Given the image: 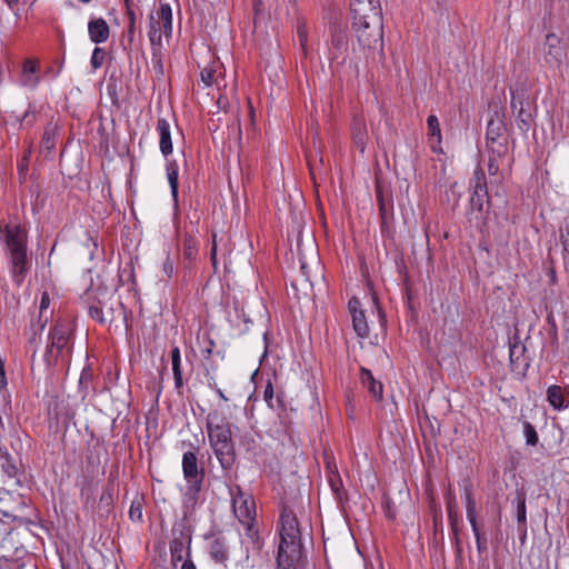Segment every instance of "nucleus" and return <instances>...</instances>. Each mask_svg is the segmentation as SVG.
Instances as JSON below:
<instances>
[{
  "label": "nucleus",
  "instance_id": "obj_39",
  "mask_svg": "<svg viewBox=\"0 0 569 569\" xmlns=\"http://www.w3.org/2000/svg\"><path fill=\"white\" fill-rule=\"evenodd\" d=\"M329 482H330V487H331L332 491L335 492V495L337 496V498L341 499L342 482H341L339 476L336 475L333 477H330Z\"/></svg>",
  "mask_w": 569,
  "mask_h": 569
},
{
  "label": "nucleus",
  "instance_id": "obj_42",
  "mask_svg": "<svg viewBox=\"0 0 569 569\" xmlns=\"http://www.w3.org/2000/svg\"><path fill=\"white\" fill-rule=\"evenodd\" d=\"M520 99H522L525 101V93L523 92H520V93H513L512 92L511 109H512L513 112H517L518 109H520V103H519Z\"/></svg>",
  "mask_w": 569,
  "mask_h": 569
},
{
  "label": "nucleus",
  "instance_id": "obj_45",
  "mask_svg": "<svg viewBox=\"0 0 569 569\" xmlns=\"http://www.w3.org/2000/svg\"><path fill=\"white\" fill-rule=\"evenodd\" d=\"M50 305V298H49V295L47 292H43L42 297H41V301H40V315L46 310L48 309Z\"/></svg>",
  "mask_w": 569,
  "mask_h": 569
},
{
  "label": "nucleus",
  "instance_id": "obj_36",
  "mask_svg": "<svg viewBox=\"0 0 569 569\" xmlns=\"http://www.w3.org/2000/svg\"><path fill=\"white\" fill-rule=\"evenodd\" d=\"M297 37H298V40H299V43H300L303 54L307 56L308 33H307V29L303 24H301L297 28Z\"/></svg>",
  "mask_w": 569,
  "mask_h": 569
},
{
  "label": "nucleus",
  "instance_id": "obj_52",
  "mask_svg": "<svg viewBox=\"0 0 569 569\" xmlns=\"http://www.w3.org/2000/svg\"><path fill=\"white\" fill-rule=\"evenodd\" d=\"M181 569H196V566L191 561H184Z\"/></svg>",
  "mask_w": 569,
  "mask_h": 569
},
{
  "label": "nucleus",
  "instance_id": "obj_17",
  "mask_svg": "<svg viewBox=\"0 0 569 569\" xmlns=\"http://www.w3.org/2000/svg\"><path fill=\"white\" fill-rule=\"evenodd\" d=\"M496 118L491 117L487 124V142L501 140L502 138H507L505 132V123L500 119L498 111L495 112Z\"/></svg>",
  "mask_w": 569,
  "mask_h": 569
},
{
  "label": "nucleus",
  "instance_id": "obj_33",
  "mask_svg": "<svg viewBox=\"0 0 569 569\" xmlns=\"http://www.w3.org/2000/svg\"><path fill=\"white\" fill-rule=\"evenodd\" d=\"M523 429L527 445L536 446L538 442V435L533 426L529 422H526Z\"/></svg>",
  "mask_w": 569,
  "mask_h": 569
},
{
  "label": "nucleus",
  "instance_id": "obj_40",
  "mask_svg": "<svg viewBox=\"0 0 569 569\" xmlns=\"http://www.w3.org/2000/svg\"><path fill=\"white\" fill-rule=\"evenodd\" d=\"M501 161L500 159L489 157L488 172L490 176H497L499 173Z\"/></svg>",
  "mask_w": 569,
  "mask_h": 569
},
{
  "label": "nucleus",
  "instance_id": "obj_48",
  "mask_svg": "<svg viewBox=\"0 0 569 569\" xmlns=\"http://www.w3.org/2000/svg\"><path fill=\"white\" fill-rule=\"evenodd\" d=\"M141 517H142L141 510L139 508L131 507V509H130V518L139 520V519H141Z\"/></svg>",
  "mask_w": 569,
  "mask_h": 569
},
{
  "label": "nucleus",
  "instance_id": "obj_20",
  "mask_svg": "<svg viewBox=\"0 0 569 569\" xmlns=\"http://www.w3.org/2000/svg\"><path fill=\"white\" fill-rule=\"evenodd\" d=\"M547 400L556 410H561L567 407L565 403L563 389L560 386L552 385L548 388Z\"/></svg>",
  "mask_w": 569,
  "mask_h": 569
},
{
  "label": "nucleus",
  "instance_id": "obj_41",
  "mask_svg": "<svg viewBox=\"0 0 569 569\" xmlns=\"http://www.w3.org/2000/svg\"><path fill=\"white\" fill-rule=\"evenodd\" d=\"M561 242L563 250L569 254V222L566 223L565 229L561 232Z\"/></svg>",
  "mask_w": 569,
  "mask_h": 569
},
{
  "label": "nucleus",
  "instance_id": "obj_23",
  "mask_svg": "<svg viewBox=\"0 0 569 569\" xmlns=\"http://www.w3.org/2000/svg\"><path fill=\"white\" fill-rule=\"evenodd\" d=\"M487 147L489 150V157H491V158H497V159L503 160L508 154L509 149H508L507 138L487 142Z\"/></svg>",
  "mask_w": 569,
  "mask_h": 569
},
{
  "label": "nucleus",
  "instance_id": "obj_60",
  "mask_svg": "<svg viewBox=\"0 0 569 569\" xmlns=\"http://www.w3.org/2000/svg\"><path fill=\"white\" fill-rule=\"evenodd\" d=\"M11 469H14V466H10V468H8V470H7V473H9V475H10V473H11V472H10V471H11Z\"/></svg>",
  "mask_w": 569,
  "mask_h": 569
},
{
  "label": "nucleus",
  "instance_id": "obj_19",
  "mask_svg": "<svg viewBox=\"0 0 569 569\" xmlns=\"http://www.w3.org/2000/svg\"><path fill=\"white\" fill-rule=\"evenodd\" d=\"M360 372L362 385L368 389V391L372 395L373 398H376L377 400H381L383 390L382 383L373 378L370 370L361 368Z\"/></svg>",
  "mask_w": 569,
  "mask_h": 569
},
{
  "label": "nucleus",
  "instance_id": "obj_9",
  "mask_svg": "<svg viewBox=\"0 0 569 569\" xmlns=\"http://www.w3.org/2000/svg\"><path fill=\"white\" fill-rule=\"evenodd\" d=\"M485 201H488L486 177L483 170L477 168L473 177V192L470 198L471 212H481Z\"/></svg>",
  "mask_w": 569,
  "mask_h": 569
},
{
  "label": "nucleus",
  "instance_id": "obj_49",
  "mask_svg": "<svg viewBox=\"0 0 569 569\" xmlns=\"http://www.w3.org/2000/svg\"><path fill=\"white\" fill-rule=\"evenodd\" d=\"M34 120V112L33 111H30L28 110L23 117H22V121H27L28 123H32Z\"/></svg>",
  "mask_w": 569,
  "mask_h": 569
},
{
  "label": "nucleus",
  "instance_id": "obj_22",
  "mask_svg": "<svg viewBox=\"0 0 569 569\" xmlns=\"http://www.w3.org/2000/svg\"><path fill=\"white\" fill-rule=\"evenodd\" d=\"M210 556L216 562H224L228 559V550L224 541L217 538L210 543Z\"/></svg>",
  "mask_w": 569,
  "mask_h": 569
},
{
  "label": "nucleus",
  "instance_id": "obj_4",
  "mask_svg": "<svg viewBox=\"0 0 569 569\" xmlns=\"http://www.w3.org/2000/svg\"><path fill=\"white\" fill-rule=\"evenodd\" d=\"M50 345L46 349L44 362L48 367L71 352V327L67 322L57 323L49 333Z\"/></svg>",
  "mask_w": 569,
  "mask_h": 569
},
{
  "label": "nucleus",
  "instance_id": "obj_14",
  "mask_svg": "<svg viewBox=\"0 0 569 569\" xmlns=\"http://www.w3.org/2000/svg\"><path fill=\"white\" fill-rule=\"evenodd\" d=\"M463 495H465V502H466V511H467V518L472 527V531L476 536V539H477V545H478V548L480 549L481 546H480V537H479V529H478V526H477V520H476V517H477V513H476V501L472 497V492H471V489L466 486L465 487V490H463Z\"/></svg>",
  "mask_w": 569,
  "mask_h": 569
},
{
  "label": "nucleus",
  "instance_id": "obj_47",
  "mask_svg": "<svg viewBox=\"0 0 569 569\" xmlns=\"http://www.w3.org/2000/svg\"><path fill=\"white\" fill-rule=\"evenodd\" d=\"M216 254H217V242H216V234H213L212 248H211V260H212L213 266H216V263H217Z\"/></svg>",
  "mask_w": 569,
  "mask_h": 569
},
{
  "label": "nucleus",
  "instance_id": "obj_28",
  "mask_svg": "<svg viewBox=\"0 0 569 569\" xmlns=\"http://www.w3.org/2000/svg\"><path fill=\"white\" fill-rule=\"evenodd\" d=\"M547 46L548 54L551 56L555 60H560L562 56V50L558 46V38L555 34L547 36Z\"/></svg>",
  "mask_w": 569,
  "mask_h": 569
},
{
  "label": "nucleus",
  "instance_id": "obj_29",
  "mask_svg": "<svg viewBox=\"0 0 569 569\" xmlns=\"http://www.w3.org/2000/svg\"><path fill=\"white\" fill-rule=\"evenodd\" d=\"M168 180L170 183L171 192L173 197L178 194V167L174 162H171L167 167Z\"/></svg>",
  "mask_w": 569,
  "mask_h": 569
},
{
  "label": "nucleus",
  "instance_id": "obj_15",
  "mask_svg": "<svg viewBox=\"0 0 569 569\" xmlns=\"http://www.w3.org/2000/svg\"><path fill=\"white\" fill-rule=\"evenodd\" d=\"M59 132V126L57 123H48L44 129L41 143L40 151L46 154V157L50 156L56 149V136Z\"/></svg>",
  "mask_w": 569,
  "mask_h": 569
},
{
  "label": "nucleus",
  "instance_id": "obj_62",
  "mask_svg": "<svg viewBox=\"0 0 569 569\" xmlns=\"http://www.w3.org/2000/svg\"><path fill=\"white\" fill-rule=\"evenodd\" d=\"M378 313L380 315V318L383 319V315L381 313L380 309H378Z\"/></svg>",
  "mask_w": 569,
  "mask_h": 569
},
{
  "label": "nucleus",
  "instance_id": "obj_57",
  "mask_svg": "<svg viewBox=\"0 0 569 569\" xmlns=\"http://www.w3.org/2000/svg\"><path fill=\"white\" fill-rule=\"evenodd\" d=\"M515 349H516V347H513V348L510 350V359H511V361H513Z\"/></svg>",
  "mask_w": 569,
  "mask_h": 569
},
{
  "label": "nucleus",
  "instance_id": "obj_37",
  "mask_svg": "<svg viewBox=\"0 0 569 569\" xmlns=\"http://www.w3.org/2000/svg\"><path fill=\"white\" fill-rule=\"evenodd\" d=\"M104 60V51L101 48H94L91 57V66L93 69H98L102 66Z\"/></svg>",
  "mask_w": 569,
  "mask_h": 569
},
{
  "label": "nucleus",
  "instance_id": "obj_56",
  "mask_svg": "<svg viewBox=\"0 0 569 569\" xmlns=\"http://www.w3.org/2000/svg\"><path fill=\"white\" fill-rule=\"evenodd\" d=\"M9 7H13L19 2V0H3Z\"/></svg>",
  "mask_w": 569,
  "mask_h": 569
},
{
  "label": "nucleus",
  "instance_id": "obj_44",
  "mask_svg": "<svg viewBox=\"0 0 569 569\" xmlns=\"http://www.w3.org/2000/svg\"><path fill=\"white\" fill-rule=\"evenodd\" d=\"M263 397H264V400L268 402V405L270 407H272L271 401H272V398H273V388H272V385L270 382H268V385L264 388Z\"/></svg>",
  "mask_w": 569,
  "mask_h": 569
},
{
  "label": "nucleus",
  "instance_id": "obj_25",
  "mask_svg": "<svg viewBox=\"0 0 569 569\" xmlns=\"http://www.w3.org/2000/svg\"><path fill=\"white\" fill-rule=\"evenodd\" d=\"M171 361H172V371L174 383L177 388L182 386V371H181V362H180V350L178 347H173L171 350Z\"/></svg>",
  "mask_w": 569,
  "mask_h": 569
},
{
  "label": "nucleus",
  "instance_id": "obj_11",
  "mask_svg": "<svg viewBox=\"0 0 569 569\" xmlns=\"http://www.w3.org/2000/svg\"><path fill=\"white\" fill-rule=\"evenodd\" d=\"M356 31L357 40L362 48H368L370 50H382L383 44V24L381 23L379 28L378 38H373V28L370 24L363 23V26H353Z\"/></svg>",
  "mask_w": 569,
  "mask_h": 569
},
{
  "label": "nucleus",
  "instance_id": "obj_59",
  "mask_svg": "<svg viewBox=\"0 0 569 569\" xmlns=\"http://www.w3.org/2000/svg\"><path fill=\"white\" fill-rule=\"evenodd\" d=\"M11 469H14V466H10V468H8V470H7V473H9V475H10V473H11V472H10V471H11Z\"/></svg>",
  "mask_w": 569,
  "mask_h": 569
},
{
  "label": "nucleus",
  "instance_id": "obj_32",
  "mask_svg": "<svg viewBox=\"0 0 569 569\" xmlns=\"http://www.w3.org/2000/svg\"><path fill=\"white\" fill-rule=\"evenodd\" d=\"M517 520L526 522V498L522 493L517 492Z\"/></svg>",
  "mask_w": 569,
  "mask_h": 569
},
{
  "label": "nucleus",
  "instance_id": "obj_58",
  "mask_svg": "<svg viewBox=\"0 0 569 569\" xmlns=\"http://www.w3.org/2000/svg\"><path fill=\"white\" fill-rule=\"evenodd\" d=\"M11 469H14V466H10V468H8V470H7V473H9V475H10V473H11V472H10V471H11Z\"/></svg>",
  "mask_w": 569,
  "mask_h": 569
},
{
  "label": "nucleus",
  "instance_id": "obj_55",
  "mask_svg": "<svg viewBox=\"0 0 569 569\" xmlns=\"http://www.w3.org/2000/svg\"><path fill=\"white\" fill-rule=\"evenodd\" d=\"M101 501H106L109 505L111 501V495H102Z\"/></svg>",
  "mask_w": 569,
  "mask_h": 569
},
{
  "label": "nucleus",
  "instance_id": "obj_18",
  "mask_svg": "<svg viewBox=\"0 0 569 569\" xmlns=\"http://www.w3.org/2000/svg\"><path fill=\"white\" fill-rule=\"evenodd\" d=\"M38 64L31 59H27L22 67L21 84L29 88H34L38 84L39 77L37 76Z\"/></svg>",
  "mask_w": 569,
  "mask_h": 569
},
{
  "label": "nucleus",
  "instance_id": "obj_61",
  "mask_svg": "<svg viewBox=\"0 0 569 569\" xmlns=\"http://www.w3.org/2000/svg\"><path fill=\"white\" fill-rule=\"evenodd\" d=\"M127 8L130 7V0H124Z\"/></svg>",
  "mask_w": 569,
  "mask_h": 569
},
{
  "label": "nucleus",
  "instance_id": "obj_16",
  "mask_svg": "<svg viewBox=\"0 0 569 569\" xmlns=\"http://www.w3.org/2000/svg\"><path fill=\"white\" fill-rule=\"evenodd\" d=\"M88 31L94 43L104 42L109 37V26L102 18L91 20L88 24Z\"/></svg>",
  "mask_w": 569,
  "mask_h": 569
},
{
  "label": "nucleus",
  "instance_id": "obj_26",
  "mask_svg": "<svg viewBox=\"0 0 569 569\" xmlns=\"http://www.w3.org/2000/svg\"><path fill=\"white\" fill-rule=\"evenodd\" d=\"M520 109L517 111V123L521 131L526 132L530 128L531 123V113L526 110L523 106V100H519Z\"/></svg>",
  "mask_w": 569,
  "mask_h": 569
},
{
  "label": "nucleus",
  "instance_id": "obj_1",
  "mask_svg": "<svg viewBox=\"0 0 569 569\" xmlns=\"http://www.w3.org/2000/svg\"><path fill=\"white\" fill-rule=\"evenodd\" d=\"M301 558L300 531L297 517L284 508L281 512V532L278 548V569H297Z\"/></svg>",
  "mask_w": 569,
  "mask_h": 569
},
{
  "label": "nucleus",
  "instance_id": "obj_31",
  "mask_svg": "<svg viewBox=\"0 0 569 569\" xmlns=\"http://www.w3.org/2000/svg\"><path fill=\"white\" fill-rule=\"evenodd\" d=\"M160 49L161 48H158V47L153 48L152 60H151L152 69L158 77L163 76V64H162V60L160 57Z\"/></svg>",
  "mask_w": 569,
  "mask_h": 569
},
{
  "label": "nucleus",
  "instance_id": "obj_54",
  "mask_svg": "<svg viewBox=\"0 0 569 569\" xmlns=\"http://www.w3.org/2000/svg\"><path fill=\"white\" fill-rule=\"evenodd\" d=\"M8 452L7 450L0 445V457L1 458H8Z\"/></svg>",
  "mask_w": 569,
  "mask_h": 569
},
{
  "label": "nucleus",
  "instance_id": "obj_30",
  "mask_svg": "<svg viewBox=\"0 0 569 569\" xmlns=\"http://www.w3.org/2000/svg\"><path fill=\"white\" fill-rule=\"evenodd\" d=\"M447 511L451 526L455 527L458 520V505L453 497L449 496L447 500Z\"/></svg>",
  "mask_w": 569,
  "mask_h": 569
},
{
  "label": "nucleus",
  "instance_id": "obj_50",
  "mask_svg": "<svg viewBox=\"0 0 569 569\" xmlns=\"http://www.w3.org/2000/svg\"><path fill=\"white\" fill-rule=\"evenodd\" d=\"M172 270H173L172 264H171V263H169V261H167V262L164 263V272H166L168 276H170V274L172 273Z\"/></svg>",
  "mask_w": 569,
  "mask_h": 569
},
{
  "label": "nucleus",
  "instance_id": "obj_6",
  "mask_svg": "<svg viewBox=\"0 0 569 569\" xmlns=\"http://www.w3.org/2000/svg\"><path fill=\"white\" fill-rule=\"evenodd\" d=\"M351 13L353 19V26H363V23H366L367 26L370 24V27L373 28L372 37L376 39L378 38L379 28L382 23V14L379 1L372 3H365L358 7H352Z\"/></svg>",
  "mask_w": 569,
  "mask_h": 569
},
{
  "label": "nucleus",
  "instance_id": "obj_5",
  "mask_svg": "<svg viewBox=\"0 0 569 569\" xmlns=\"http://www.w3.org/2000/svg\"><path fill=\"white\" fill-rule=\"evenodd\" d=\"M172 33V10L169 3H160L156 12L149 14L148 37L152 48H162V38Z\"/></svg>",
  "mask_w": 569,
  "mask_h": 569
},
{
  "label": "nucleus",
  "instance_id": "obj_53",
  "mask_svg": "<svg viewBox=\"0 0 569 569\" xmlns=\"http://www.w3.org/2000/svg\"><path fill=\"white\" fill-rule=\"evenodd\" d=\"M216 391L222 400L228 401V398L224 396L221 389L217 388Z\"/></svg>",
  "mask_w": 569,
  "mask_h": 569
},
{
  "label": "nucleus",
  "instance_id": "obj_27",
  "mask_svg": "<svg viewBox=\"0 0 569 569\" xmlns=\"http://www.w3.org/2000/svg\"><path fill=\"white\" fill-rule=\"evenodd\" d=\"M88 312L92 319L97 320L100 323H106L112 320V318L109 315L110 312H108L107 315L103 312L100 306V301L98 303L89 305Z\"/></svg>",
  "mask_w": 569,
  "mask_h": 569
},
{
  "label": "nucleus",
  "instance_id": "obj_7",
  "mask_svg": "<svg viewBox=\"0 0 569 569\" xmlns=\"http://www.w3.org/2000/svg\"><path fill=\"white\" fill-rule=\"evenodd\" d=\"M230 495L232 497L234 516L241 523L250 527V523L256 517V505L253 499L251 496L244 495L239 486H236L234 489H230ZM248 529L251 531V528Z\"/></svg>",
  "mask_w": 569,
  "mask_h": 569
},
{
  "label": "nucleus",
  "instance_id": "obj_8",
  "mask_svg": "<svg viewBox=\"0 0 569 569\" xmlns=\"http://www.w3.org/2000/svg\"><path fill=\"white\" fill-rule=\"evenodd\" d=\"M182 471L188 483L189 491L194 493L200 492L204 473L202 469H199L198 460L193 452L187 451L183 453Z\"/></svg>",
  "mask_w": 569,
  "mask_h": 569
},
{
  "label": "nucleus",
  "instance_id": "obj_38",
  "mask_svg": "<svg viewBox=\"0 0 569 569\" xmlns=\"http://www.w3.org/2000/svg\"><path fill=\"white\" fill-rule=\"evenodd\" d=\"M429 131L432 136L440 137V126L436 116H429L427 119Z\"/></svg>",
  "mask_w": 569,
  "mask_h": 569
},
{
  "label": "nucleus",
  "instance_id": "obj_12",
  "mask_svg": "<svg viewBox=\"0 0 569 569\" xmlns=\"http://www.w3.org/2000/svg\"><path fill=\"white\" fill-rule=\"evenodd\" d=\"M331 48L330 60H338L348 50V39L345 29L337 22L330 26Z\"/></svg>",
  "mask_w": 569,
  "mask_h": 569
},
{
  "label": "nucleus",
  "instance_id": "obj_21",
  "mask_svg": "<svg viewBox=\"0 0 569 569\" xmlns=\"http://www.w3.org/2000/svg\"><path fill=\"white\" fill-rule=\"evenodd\" d=\"M47 319L43 322H40L38 327L31 326L29 338H28V349L32 352V357L36 356L38 347L41 342V333L44 330Z\"/></svg>",
  "mask_w": 569,
  "mask_h": 569
},
{
  "label": "nucleus",
  "instance_id": "obj_24",
  "mask_svg": "<svg viewBox=\"0 0 569 569\" xmlns=\"http://www.w3.org/2000/svg\"><path fill=\"white\" fill-rule=\"evenodd\" d=\"M352 139L357 148L363 152L366 149L367 143V132L366 127L362 122L357 121L355 122L353 130H352Z\"/></svg>",
  "mask_w": 569,
  "mask_h": 569
},
{
  "label": "nucleus",
  "instance_id": "obj_51",
  "mask_svg": "<svg viewBox=\"0 0 569 569\" xmlns=\"http://www.w3.org/2000/svg\"><path fill=\"white\" fill-rule=\"evenodd\" d=\"M182 543L181 542H174V546L171 547V552L174 555L177 551H181Z\"/></svg>",
  "mask_w": 569,
  "mask_h": 569
},
{
  "label": "nucleus",
  "instance_id": "obj_2",
  "mask_svg": "<svg viewBox=\"0 0 569 569\" xmlns=\"http://www.w3.org/2000/svg\"><path fill=\"white\" fill-rule=\"evenodd\" d=\"M4 242L14 281L20 284L29 269L27 232L20 226H6Z\"/></svg>",
  "mask_w": 569,
  "mask_h": 569
},
{
  "label": "nucleus",
  "instance_id": "obj_34",
  "mask_svg": "<svg viewBox=\"0 0 569 569\" xmlns=\"http://www.w3.org/2000/svg\"><path fill=\"white\" fill-rule=\"evenodd\" d=\"M183 252L187 259L194 258L197 253V243L192 238H186L183 243Z\"/></svg>",
  "mask_w": 569,
  "mask_h": 569
},
{
  "label": "nucleus",
  "instance_id": "obj_13",
  "mask_svg": "<svg viewBox=\"0 0 569 569\" xmlns=\"http://www.w3.org/2000/svg\"><path fill=\"white\" fill-rule=\"evenodd\" d=\"M157 131L159 133V147L163 156L172 153V140H171V124L164 118H159L157 121Z\"/></svg>",
  "mask_w": 569,
  "mask_h": 569
},
{
  "label": "nucleus",
  "instance_id": "obj_43",
  "mask_svg": "<svg viewBox=\"0 0 569 569\" xmlns=\"http://www.w3.org/2000/svg\"><path fill=\"white\" fill-rule=\"evenodd\" d=\"M201 80L204 84L210 86L213 79V71L209 69H203L200 73Z\"/></svg>",
  "mask_w": 569,
  "mask_h": 569
},
{
  "label": "nucleus",
  "instance_id": "obj_46",
  "mask_svg": "<svg viewBox=\"0 0 569 569\" xmlns=\"http://www.w3.org/2000/svg\"><path fill=\"white\" fill-rule=\"evenodd\" d=\"M90 377H92L91 369L89 367L83 368L80 375V385H82L83 381L88 380Z\"/></svg>",
  "mask_w": 569,
  "mask_h": 569
},
{
  "label": "nucleus",
  "instance_id": "obj_35",
  "mask_svg": "<svg viewBox=\"0 0 569 569\" xmlns=\"http://www.w3.org/2000/svg\"><path fill=\"white\" fill-rule=\"evenodd\" d=\"M128 18H129V28H128V40L130 43L133 42L134 39V31H136V16L131 7H128L127 11Z\"/></svg>",
  "mask_w": 569,
  "mask_h": 569
},
{
  "label": "nucleus",
  "instance_id": "obj_3",
  "mask_svg": "<svg viewBox=\"0 0 569 569\" xmlns=\"http://www.w3.org/2000/svg\"><path fill=\"white\" fill-rule=\"evenodd\" d=\"M217 415H208L207 432L210 445L220 461L221 466L227 469L233 463V443L229 422L223 419L216 422Z\"/></svg>",
  "mask_w": 569,
  "mask_h": 569
},
{
  "label": "nucleus",
  "instance_id": "obj_10",
  "mask_svg": "<svg viewBox=\"0 0 569 569\" xmlns=\"http://www.w3.org/2000/svg\"><path fill=\"white\" fill-rule=\"evenodd\" d=\"M348 309L352 318L355 332L361 339L367 338L369 336V326L360 300L352 297L348 302Z\"/></svg>",
  "mask_w": 569,
  "mask_h": 569
}]
</instances>
